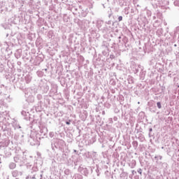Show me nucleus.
I'll use <instances>...</instances> for the list:
<instances>
[{"instance_id": "obj_1", "label": "nucleus", "mask_w": 179, "mask_h": 179, "mask_svg": "<svg viewBox=\"0 0 179 179\" xmlns=\"http://www.w3.org/2000/svg\"><path fill=\"white\" fill-rule=\"evenodd\" d=\"M31 128L33 131H31L29 142L31 146H35V145H39L40 141L44 139V137L47 138L48 129L40 122L38 123H33Z\"/></svg>"}, {"instance_id": "obj_2", "label": "nucleus", "mask_w": 179, "mask_h": 179, "mask_svg": "<svg viewBox=\"0 0 179 179\" xmlns=\"http://www.w3.org/2000/svg\"><path fill=\"white\" fill-rule=\"evenodd\" d=\"M65 146V141L62 139L55 138L52 141L51 148L54 152L55 150H62Z\"/></svg>"}, {"instance_id": "obj_3", "label": "nucleus", "mask_w": 179, "mask_h": 179, "mask_svg": "<svg viewBox=\"0 0 179 179\" xmlns=\"http://www.w3.org/2000/svg\"><path fill=\"white\" fill-rule=\"evenodd\" d=\"M104 24V21L101 20H98L96 21V27L99 29V30H101L102 33H107L108 31V28H111V26H107L105 25L104 27H102V26Z\"/></svg>"}, {"instance_id": "obj_4", "label": "nucleus", "mask_w": 179, "mask_h": 179, "mask_svg": "<svg viewBox=\"0 0 179 179\" xmlns=\"http://www.w3.org/2000/svg\"><path fill=\"white\" fill-rule=\"evenodd\" d=\"M13 159H14L15 163H17L18 164H20V166H23V164H24L27 160L26 157L21 156V155H17L14 157Z\"/></svg>"}, {"instance_id": "obj_5", "label": "nucleus", "mask_w": 179, "mask_h": 179, "mask_svg": "<svg viewBox=\"0 0 179 179\" xmlns=\"http://www.w3.org/2000/svg\"><path fill=\"white\" fill-rule=\"evenodd\" d=\"M78 173H80V174H83L85 177H87L90 171H93V169H92V167L86 168L80 166L78 167Z\"/></svg>"}, {"instance_id": "obj_6", "label": "nucleus", "mask_w": 179, "mask_h": 179, "mask_svg": "<svg viewBox=\"0 0 179 179\" xmlns=\"http://www.w3.org/2000/svg\"><path fill=\"white\" fill-rule=\"evenodd\" d=\"M86 157H87V159H90L91 163H94V159H97V152H88L87 154H86Z\"/></svg>"}, {"instance_id": "obj_7", "label": "nucleus", "mask_w": 179, "mask_h": 179, "mask_svg": "<svg viewBox=\"0 0 179 179\" xmlns=\"http://www.w3.org/2000/svg\"><path fill=\"white\" fill-rule=\"evenodd\" d=\"M27 169L28 170H31V174H40L38 172V168L37 166H33V165L30 164V163L27 164Z\"/></svg>"}, {"instance_id": "obj_8", "label": "nucleus", "mask_w": 179, "mask_h": 179, "mask_svg": "<svg viewBox=\"0 0 179 179\" xmlns=\"http://www.w3.org/2000/svg\"><path fill=\"white\" fill-rule=\"evenodd\" d=\"M42 179L43 178V171L41 172V173H31L30 175H29L28 176L26 177V179Z\"/></svg>"}, {"instance_id": "obj_9", "label": "nucleus", "mask_w": 179, "mask_h": 179, "mask_svg": "<svg viewBox=\"0 0 179 179\" xmlns=\"http://www.w3.org/2000/svg\"><path fill=\"white\" fill-rule=\"evenodd\" d=\"M71 12L73 15H80V13L82 12V6H73L71 8Z\"/></svg>"}, {"instance_id": "obj_10", "label": "nucleus", "mask_w": 179, "mask_h": 179, "mask_svg": "<svg viewBox=\"0 0 179 179\" xmlns=\"http://www.w3.org/2000/svg\"><path fill=\"white\" fill-rule=\"evenodd\" d=\"M80 163V157L79 155H73V164L76 167Z\"/></svg>"}, {"instance_id": "obj_11", "label": "nucleus", "mask_w": 179, "mask_h": 179, "mask_svg": "<svg viewBox=\"0 0 179 179\" xmlns=\"http://www.w3.org/2000/svg\"><path fill=\"white\" fill-rule=\"evenodd\" d=\"M39 87L43 93H47L48 90H50V87L47 83H43V85L40 84Z\"/></svg>"}, {"instance_id": "obj_12", "label": "nucleus", "mask_w": 179, "mask_h": 179, "mask_svg": "<svg viewBox=\"0 0 179 179\" xmlns=\"http://www.w3.org/2000/svg\"><path fill=\"white\" fill-rule=\"evenodd\" d=\"M12 176L13 177H22L23 176V172L17 170H14L11 172Z\"/></svg>"}, {"instance_id": "obj_13", "label": "nucleus", "mask_w": 179, "mask_h": 179, "mask_svg": "<svg viewBox=\"0 0 179 179\" xmlns=\"http://www.w3.org/2000/svg\"><path fill=\"white\" fill-rule=\"evenodd\" d=\"M22 116L24 117V120L29 121L30 120V113L28 111L22 110L21 112Z\"/></svg>"}, {"instance_id": "obj_14", "label": "nucleus", "mask_w": 179, "mask_h": 179, "mask_svg": "<svg viewBox=\"0 0 179 179\" xmlns=\"http://www.w3.org/2000/svg\"><path fill=\"white\" fill-rule=\"evenodd\" d=\"M31 89L28 88L24 91L25 97H30L31 99H33V96H31Z\"/></svg>"}, {"instance_id": "obj_15", "label": "nucleus", "mask_w": 179, "mask_h": 179, "mask_svg": "<svg viewBox=\"0 0 179 179\" xmlns=\"http://www.w3.org/2000/svg\"><path fill=\"white\" fill-rule=\"evenodd\" d=\"M155 159L156 160L157 164H162V162L159 161V160H162L163 157L162 155H156L155 157Z\"/></svg>"}, {"instance_id": "obj_16", "label": "nucleus", "mask_w": 179, "mask_h": 179, "mask_svg": "<svg viewBox=\"0 0 179 179\" xmlns=\"http://www.w3.org/2000/svg\"><path fill=\"white\" fill-rule=\"evenodd\" d=\"M8 169H10V170H15V169H16V162H10Z\"/></svg>"}, {"instance_id": "obj_17", "label": "nucleus", "mask_w": 179, "mask_h": 179, "mask_svg": "<svg viewBox=\"0 0 179 179\" xmlns=\"http://www.w3.org/2000/svg\"><path fill=\"white\" fill-rule=\"evenodd\" d=\"M67 164L68 166L73 165V155L69 159H67Z\"/></svg>"}, {"instance_id": "obj_18", "label": "nucleus", "mask_w": 179, "mask_h": 179, "mask_svg": "<svg viewBox=\"0 0 179 179\" xmlns=\"http://www.w3.org/2000/svg\"><path fill=\"white\" fill-rule=\"evenodd\" d=\"M13 127L14 129H20V131H22V127H20V124H19L17 123H14L13 124Z\"/></svg>"}, {"instance_id": "obj_19", "label": "nucleus", "mask_w": 179, "mask_h": 179, "mask_svg": "<svg viewBox=\"0 0 179 179\" xmlns=\"http://www.w3.org/2000/svg\"><path fill=\"white\" fill-rule=\"evenodd\" d=\"M120 178H128V173L122 171L120 173Z\"/></svg>"}, {"instance_id": "obj_20", "label": "nucleus", "mask_w": 179, "mask_h": 179, "mask_svg": "<svg viewBox=\"0 0 179 179\" xmlns=\"http://www.w3.org/2000/svg\"><path fill=\"white\" fill-rule=\"evenodd\" d=\"M129 9H130L129 6H127L123 10V13H124V15H129Z\"/></svg>"}, {"instance_id": "obj_21", "label": "nucleus", "mask_w": 179, "mask_h": 179, "mask_svg": "<svg viewBox=\"0 0 179 179\" xmlns=\"http://www.w3.org/2000/svg\"><path fill=\"white\" fill-rule=\"evenodd\" d=\"M157 34L160 37L161 36H163V29L162 28H159L157 30Z\"/></svg>"}, {"instance_id": "obj_22", "label": "nucleus", "mask_w": 179, "mask_h": 179, "mask_svg": "<svg viewBox=\"0 0 179 179\" xmlns=\"http://www.w3.org/2000/svg\"><path fill=\"white\" fill-rule=\"evenodd\" d=\"M36 73H37L38 76H39V78H43V76L44 75H45V73L43 71H37Z\"/></svg>"}, {"instance_id": "obj_23", "label": "nucleus", "mask_w": 179, "mask_h": 179, "mask_svg": "<svg viewBox=\"0 0 179 179\" xmlns=\"http://www.w3.org/2000/svg\"><path fill=\"white\" fill-rule=\"evenodd\" d=\"M5 131H7V134L10 136L11 135H13V131L9 128H6Z\"/></svg>"}, {"instance_id": "obj_24", "label": "nucleus", "mask_w": 179, "mask_h": 179, "mask_svg": "<svg viewBox=\"0 0 179 179\" xmlns=\"http://www.w3.org/2000/svg\"><path fill=\"white\" fill-rule=\"evenodd\" d=\"M139 141H141V142H143V141H145V136H143V134H138V138Z\"/></svg>"}, {"instance_id": "obj_25", "label": "nucleus", "mask_w": 179, "mask_h": 179, "mask_svg": "<svg viewBox=\"0 0 179 179\" xmlns=\"http://www.w3.org/2000/svg\"><path fill=\"white\" fill-rule=\"evenodd\" d=\"M105 176H106L107 179H110V177H111V178H113V176H111V173L110 172H108V171H106L105 172Z\"/></svg>"}, {"instance_id": "obj_26", "label": "nucleus", "mask_w": 179, "mask_h": 179, "mask_svg": "<svg viewBox=\"0 0 179 179\" xmlns=\"http://www.w3.org/2000/svg\"><path fill=\"white\" fill-rule=\"evenodd\" d=\"M152 132H153V129L152 127H150L148 134L149 138H152V136H153L154 134H152Z\"/></svg>"}, {"instance_id": "obj_27", "label": "nucleus", "mask_w": 179, "mask_h": 179, "mask_svg": "<svg viewBox=\"0 0 179 179\" xmlns=\"http://www.w3.org/2000/svg\"><path fill=\"white\" fill-rule=\"evenodd\" d=\"M131 169H134L135 166H136V160H132L131 163L129 164Z\"/></svg>"}, {"instance_id": "obj_28", "label": "nucleus", "mask_w": 179, "mask_h": 179, "mask_svg": "<svg viewBox=\"0 0 179 179\" xmlns=\"http://www.w3.org/2000/svg\"><path fill=\"white\" fill-rule=\"evenodd\" d=\"M28 4H29V6H30V8H33V6H34V1L29 0Z\"/></svg>"}, {"instance_id": "obj_29", "label": "nucleus", "mask_w": 179, "mask_h": 179, "mask_svg": "<svg viewBox=\"0 0 179 179\" xmlns=\"http://www.w3.org/2000/svg\"><path fill=\"white\" fill-rule=\"evenodd\" d=\"M132 145H133L134 149H137L138 148V142L136 141H134L132 142Z\"/></svg>"}, {"instance_id": "obj_30", "label": "nucleus", "mask_w": 179, "mask_h": 179, "mask_svg": "<svg viewBox=\"0 0 179 179\" xmlns=\"http://www.w3.org/2000/svg\"><path fill=\"white\" fill-rule=\"evenodd\" d=\"M4 153H5L6 157H9L11 156V155H12V153H10V152L7 151V150H5V151H4Z\"/></svg>"}, {"instance_id": "obj_31", "label": "nucleus", "mask_w": 179, "mask_h": 179, "mask_svg": "<svg viewBox=\"0 0 179 179\" xmlns=\"http://www.w3.org/2000/svg\"><path fill=\"white\" fill-rule=\"evenodd\" d=\"M74 179H83V176H82L80 174H76L75 176Z\"/></svg>"}, {"instance_id": "obj_32", "label": "nucleus", "mask_w": 179, "mask_h": 179, "mask_svg": "<svg viewBox=\"0 0 179 179\" xmlns=\"http://www.w3.org/2000/svg\"><path fill=\"white\" fill-rule=\"evenodd\" d=\"M3 45H5L6 47H8V43H6V42H0V48H1V47H3Z\"/></svg>"}, {"instance_id": "obj_33", "label": "nucleus", "mask_w": 179, "mask_h": 179, "mask_svg": "<svg viewBox=\"0 0 179 179\" xmlns=\"http://www.w3.org/2000/svg\"><path fill=\"white\" fill-rule=\"evenodd\" d=\"M139 117H141V118H145V112H140L138 114Z\"/></svg>"}, {"instance_id": "obj_34", "label": "nucleus", "mask_w": 179, "mask_h": 179, "mask_svg": "<svg viewBox=\"0 0 179 179\" xmlns=\"http://www.w3.org/2000/svg\"><path fill=\"white\" fill-rule=\"evenodd\" d=\"M25 80H26L27 83H29V82H31V78H30V77H29V76H26Z\"/></svg>"}, {"instance_id": "obj_35", "label": "nucleus", "mask_w": 179, "mask_h": 179, "mask_svg": "<svg viewBox=\"0 0 179 179\" xmlns=\"http://www.w3.org/2000/svg\"><path fill=\"white\" fill-rule=\"evenodd\" d=\"M157 108H162V103L160 101L157 102Z\"/></svg>"}, {"instance_id": "obj_36", "label": "nucleus", "mask_w": 179, "mask_h": 179, "mask_svg": "<svg viewBox=\"0 0 179 179\" xmlns=\"http://www.w3.org/2000/svg\"><path fill=\"white\" fill-rule=\"evenodd\" d=\"M55 135V133H54V131H50L49 133V136L50 138H54V136Z\"/></svg>"}, {"instance_id": "obj_37", "label": "nucleus", "mask_w": 179, "mask_h": 179, "mask_svg": "<svg viewBox=\"0 0 179 179\" xmlns=\"http://www.w3.org/2000/svg\"><path fill=\"white\" fill-rule=\"evenodd\" d=\"M8 45H7V47L6 45H3V47H1V50H6V51H8Z\"/></svg>"}, {"instance_id": "obj_38", "label": "nucleus", "mask_w": 179, "mask_h": 179, "mask_svg": "<svg viewBox=\"0 0 179 179\" xmlns=\"http://www.w3.org/2000/svg\"><path fill=\"white\" fill-rule=\"evenodd\" d=\"M62 158L65 160V159H68V155L66 153H63Z\"/></svg>"}, {"instance_id": "obj_39", "label": "nucleus", "mask_w": 179, "mask_h": 179, "mask_svg": "<svg viewBox=\"0 0 179 179\" xmlns=\"http://www.w3.org/2000/svg\"><path fill=\"white\" fill-rule=\"evenodd\" d=\"M139 68H141L139 66L135 68L134 73H138V72H139Z\"/></svg>"}, {"instance_id": "obj_40", "label": "nucleus", "mask_w": 179, "mask_h": 179, "mask_svg": "<svg viewBox=\"0 0 179 179\" xmlns=\"http://www.w3.org/2000/svg\"><path fill=\"white\" fill-rule=\"evenodd\" d=\"M96 173V176L99 177V176H100V170H99V168H97L95 170Z\"/></svg>"}, {"instance_id": "obj_41", "label": "nucleus", "mask_w": 179, "mask_h": 179, "mask_svg": "<svg viewBox=\"0 0 179 179\" xmlns=\"http://www.w3.org/2000/svg\"><path fill=\"white\" fill-rule=\"evenodd\" d=\"M173 3H174L175 6H179V1L178 0L175 1Z\"/></svg>"}, {"instance_id": "obj_42", "label": "nucleus", "mask_w": 179, "mask_h": 179, "mask_svg": "<svg viewBox=\"0 0 179 179\" xmlns=\"http://www.w3.org/2000/svg\"><path fill=\"white\" fill-rule=\"evenodd\" d=\"M129 83L131 85V84H132V83H134V79H132V78H129Z\"/></svg>"}, {"instance_id": "obj_43", "label": "nucleus", "mask_w": 179, "mask_h": 179, "mask_svg": "<svg viewBox=\"0 0 179 179\" xmlns=\"http://www.w3.org/2000/svg\"><path fill=\"white\" fill-rule=\"evenodd\" d=\"M117 20H118V22H122V16L120 15V16L117 17Z\"/></svg>"}, {"instance_id": "obj_44", "label": "nucleus", "mask_w": 179, "mask_h": 179, "mask_svg": "<svg viewBox=\"0 0 179 179\" xmlns=\"http://www.w3.org/2000/svg\"><path fill=\"white\" fill-rule=\"evenodd\" d=\"M137 172H138V174H141V176H142V169H138L137 170Z\"/></svg>"}, {"instance_id": "obj_45", "label": "nucleus", "mask_w": 179, "mask_h": 179, "mask_svg": "<svg viewBox=\"0 0 179 179\" xmlns=\"http://www.w3.org/2000/svg\"><path fill=\"white\" fill-rule=\"evenodd\" d=\"M71 120H69L66 121V125H71Z\"/></svg>"}, {"instance_id": "obj_46", "label": "nucleus", "mask_w": 179, "mask_h": 179, "mask_svg": "<svg viewBox=\"0 0 179 179\" xmlns=\"http://www.w3.org/2000/svg\"><path fill=\"white\" fill-rule=\"evenodd\" d=\"M112 22L110 20L108 21V22H106V24H111Z\"/></svg>"}, {"instance_id": "obj_47", "label": "nucleus", "mask_w": 179, "mask_h": 179, "mask_svg": "<svg viewBox=\"0 0 179 179\" xmlns=\"http://www.w3.org/2000/svg\"><path fill=\"white\" fill-rule=\"evenodd\" d=\"M48 70V69H44L42 71H43V72H45V73H47Z\"/></svg>"}, {"instance_id": "obj_48", "label": "nucleus", "mask_w": 179, "mask_h": 179, "mask_svg": "<svg viewBox=\"0 0 179 179\" xmlns=\"http://www.w3.org/2000/svg\"><path fill=\"white\" fill-rule=\"evenodd\" d=\"M38 100H40L43 96L41 94L37 95Z\"/></svg>"}, {"instance_id": "obj_49", "label": "nucleus", "mask_w": 179, "mask_h": 179, "mask_svg": "<svg viewBox=\"0 0 179 179\" xmlns=\"http://www.w3.org/2000/svg\"><path fill=\"white\" fill-rule=\"evenodd\" d=\"M101 115H106V111L102 110V112H101Z\"/></svg>"}, {"instance_id": "obj_50", "label": "nucleus", "mask_w": 179, "mask_h": 179, "mask_svg": "<svg viewBox=\"0 0 179 179\" xmlns=\"http://www.w3.org/2000/svg\"><path fill=\"white\" fill-rule=\"evenodd\" d=\"M131 173H132L133 176H135V174H136V171H132Z\"/></svg>"}, {"instance_id": "obj_51", "label": "nucleus", "mask_w": 179, "mask_h": 179, "mask_svg": "<svg viewBox=\"0 0 179 179\" xmlns=\"http://www.w3.org/2000/svg\"><path fill=\"white\" fill-rule=\"evenodd\" d=\"M17 65H19V66L22 65V62H17Z\"/></svg>"}, {"instance_id": "obj_52", "label": "nucleus", "mask_w": 179, "mask_h": 179, "mask_svg": "<svg viewBox=\"0 0 179 179\" xmlns=\"http://www.w3.org/2000/svg\"><path fill=\"white\" fill-rule=\"evenodd\" d=\"M102 54H103V55H107V53L106 52V51H103Z\"/></svg>"}, {"instance_id": "obj_53", "label": "nucleus", "mask_w": 179, "mask_h": 179, "mask_svg": "<svg viewBox=\"0 0 179 179\" xmlns=\"http://www.w3.org/2000/svg\"><path fill=\"white\" fill-rule=\"evenodd\" d=\"M113 120H114V121H117V117H115L113 118Z\"/></svg>"}, {"instance_id": "obj_54", "label": "nucleus", "mask_w": 179, "mask_h": 179, "mask_svg": "<svg viewBox=\"0 0 179 179\" xmlns=\"http://www.w3.org/2000/svg\"><path fill=\"white\" fill-rule=\"evenodd\" d=\"M120 110H118V109L115 110V113H119Z\"/></svg>"}, {"instance_id": "obj_55", "label": "nucleus", "mask_w": 179, "mask_h": 179, "mask_svg": "<svg viewBox=\"0 0 179 179\" xmlns=\"http://www.w3.org/2000/svg\"><path fill=\"white\" fill-rule=\"evenodd\" d=\"M110 58H114V55H110Z\"/></svg>"}, {"instance_id": "obj_56", "label": "nucleus", "mask_w": 179, "mask_h": 179, "mask_svg": "<svg viewBox=\"0 0 179 179\" xmlns=\"http://www.w3.org/2000/svg\"><path fill=\"white\" fill-rule=\"evenodd\" d=\"M102 6H103V8H106V6H105L104 4H102Z\"/></svg>"}, {"instance_id": "obj_57", "label": "nucleus", "mask_w": 179, "mask_h": 179, "mask_svg": "<svg viewBox=\"0 0 179 179\" xmlns=\"http://www.w3.org/2000/svg\"><path fill=\"white\" fill-rule=\"evenodd\" d=\"M1 94H2V92L0 90V96H1Z\"/></svg>"}, {"instance_id": "obj_58", "label": "nucleus", "mask_w": 179, "mask_h": 179, "mask_svg": "<svg viewBox=\"0 0 179 179\" xmlns=\"http://www.w3.org/2000/svg\"><path fill=\"white\" fill-rule=\"evenodd\" d=\"M73 152H74L75 153H76L77 151H76V150H74Z\"/></svg>"}, {"instance_id": "obj_59", "label": "nucleus", "mask_w": 179, "mask_h": 179, "mask_svg": "<svg viewBox=\"0 0 179 179\" xmlns=\"http://www.w3.org/2000/svg\"><path fill=\"white\" fill-rule=\"evenodd\" d=\"M8 36H9V34H6V37H8Z\"/></svg>"}, {"instance_id": "obj_60", "label": "nucleus", "mask_w": 179, "mask_h": 179, "mask_svg": "<svg viewBox=\"0 0 179 179\" xmlns=\"http://www.w3.org/2000/svg\"><path fill=\"white\" fill-rule=\"evenodd\" d=\"M174 47H177V44H175V45H174Z\"/></svg>"}, {"instance_id": "obj_61", "label": "nucleus", "mask_w": 179, "mask_h": 179, "mask_svg": "<svg viewBox=\"0 0 179 179\" xmlns=\"http://www.w3.org/2000/svg\"><path fill=\"white\" fill-rule=\"evenodd\" d=\"M122 5H124V4H120V6H122Z\"/></svg>"}, {"instance_id": "obj_62", "label": "nucleus", "mask_w": 179, "mask_h": 179, "mask_svg": "<svg viewBox=\"0 0 179 179\" xmlns=\"http://www.w3.org/2000/svg\"><path fill=\"white\" fill-rule=\"evenodd\" d=\"M118 38H121V36H119Z\"/></svg>"}, {"instance_id": "obj_63", "label": "nucleus", "mask_w": 179, "mask_h": 179, "mask_svg": "<svg viewBox=\"0 0 179 179\" xmlns=\"http://www.w3.org/2000/svg\"><path fill=\"white\" fill-rule=\"evenodd\" d=\"M121 179H128V178H121Z\"/></svg>"}, {"instance_id": "obj_64", "label": "nucleus", "mask_w": 179, "mask_h": 179, "mask_svg": "<svg viewBox=\"0 0 179 179\" xmlns=\"http://www.w3.org/2000/svg\"><path fill=\"white\" fill-rule=\"evenodd\" d=\"M15 179H19V178H16Z\"/></svg>"}]
</instances>
